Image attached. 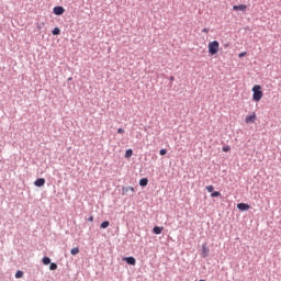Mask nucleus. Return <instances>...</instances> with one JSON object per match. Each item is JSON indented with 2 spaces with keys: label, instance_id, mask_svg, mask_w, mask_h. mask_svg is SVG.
Returning a JSON list of instances; mask_svg holds the SVG:
<instances>
[{
  "label": "nucleus",
  "instance_id": "obj_2",
  "mask_svg": "<svg viewBox=\"0 0 281 281\" xmlns=\"http://www.w3.org/2000/svg\"><path fill=\"white\" fill-rule=\"evenodd\" d=\"M218 49H221V44L218 41H213L209 43V54L211 56H216L218 54Z\"/></svg>",
  "mask_w": 281,
  "mask_h": 281
},
{
  "label": "nucleus",
  "instance_id": "obj_3",
  "mask_svg": "<svg viewBox=\"0 0 281 281\" xmlns=\"http://www.w3.org/2000/svg\"><path fill=\"white\" fill-rule=\"evenodd\" d=\"M246 124H254L256 122V112H252L251 115L246 116Z\"/></svg>",
  "mask_w": 281,
  "mask_h": 281
},
{
  "label": "nucleus",
  "instance_id": "obj_22",
  "mask_svg": "<svg viewBox=\"0 0 281 281\" xmlns=\"http://www.w3.org/2000/svg\"><path fill=\"white\" fill-rule=\"evenodd\" d=\"M207 192H214V186H207L206 187Z\"/></svg>",
  "mask_w": 281,
  "mask_h": 281
},
{
  "label": "nucleus",
  "instance_id": "obj_23",
  "mask_svg": "<svg viewBox=\"0 0 281 281\" xmlns=\"http://www.w3.org/2000/svg\"><path fill=\"white\" fill-rule=\"evenodd\" d=\"M168 154V150L166 149H160L159 150V155L164 156V155H167Z\"/></svg>",
  "mask_w": 281,
  "mask_h": 281
},
{
  "label": "nucleus",
  "instance_id": "obj_11",
  "mask_svg": "<svg viewBox=\"0 0 281 281\" xmlns=\"http://www.w3.org/2000/svg\"><path fill=\"white\" fill-rule=\"evenodd\" d=\"M153 232H154V234L159 235V234H161V232H164V227L162 226H155L153 228Z\"/></svg>",
  "mask_w": 281,
  "mask_h": 281
},
{
  "label": "nucleus",
  "instance_id": "obj_14",
  "mask_svg": "<svg viewBox=\"0 0 281 281\" xmlns=\"http://www.w3.org/2000/svg\"><path fill=\"white\" fill-rule=\"evenodd\" d=\"M71 256H78L80 254V248L76 247L70 250Z\"/></svg>",
  "mask_w": 281,
  "mask_h": 281
},
{
  "label": "nucleus",
  "instance_id": "obj_10",
  "mask_svg": "<svg viewBox=\"0 0 281 281\" xmlns=\"http://www.w3.org/2000/svg\"><path fill=\"white\" fill-rule=\"evenodd\" d=\"M123 260L125 261V262H127V265H132L133 267H134V265H136V260L134 259V257H125V258H123Z\"/></svg>",
  "mask_w": 281,
  "mask_h": 281
},
{
  "label": "nucleus",
  "instance_id": "obj_28",
  "mask_svg": "<svg viewBox=\"0 0 281 281\" xmlns=\"http://www.w3.org/2000/svg\"><path fill=\"white\" fill-rule=\"evenodd\" d=\"M170 80H175V77H170Z\"/></svg>",
  "mask_w": 281,
  "mask_h": 281
},
{
  "label": "nucleus",
  "instance_id": "obj_4",
  "mask_svg": "<svg viewBox=\"0 0 281 281\" xmlns=\"http://www.w3.org/2000/svg\"><path fill=\"white\" fill-rule=\"evenodd\" d=\"M233 10H235V12H247V5L246 4L234 5Z\"/></svg>",
  "mask_w": 281,
  "mask_h": 281
},
{
  "label": "nucleus",
  "instance_id": "obj_5",
  "mask_svg": "<svg viewBox=\"0 0 281 281\" xmlns=\"http://www.w3.org/2000/svg\"><path fill=\"white\" fill-rule=\"evenodd\" d=\"M54 14H56L57 16H60L61 14H65V8L63 7H55L53 9Z\"/></svg>",
  "mask_w": 281,
  "mask_h": 281
},
{
  "label": "nucleus",
  "instance_id": "obj_18",
  "mask_svg": "<svg viewBox=\"0 0 281 281\" xmlns=\"http://www.w3.org/2000/svg\"><path fill=\"white\" fill-rule=\"evenodd\" d=\"M49 269H50V271H56L58 269V265L50 263Z\"/></svg>",
  "mask_w": 281,
  "mask_h": 281
},
{
  "label": "nucleus",
  "instance_id": "obj_17",
  "mask_svg": "<svg viewBox=\"0 0 281 281\" xmlns=\"http://www.w3.org/2000/svg\"><path fill=\"white\" fill-rule=\"evenodd\" d=\"M58 34H60V29H59V27H55V29L53 30V35H54V36H58Z\"/></svg>",
  "mask_w": 281,
  "mask_h": 281
},
{
  "label": "nucleus",
  "instance_id": "obj_7",
  "mask_svg": "<svg viewBox=\"0 0 281 281\" xmlns=\"http://www.w3.org/2000/svg\"><path fill=\"white\" fill-rule=\"evenodd\" d=\"M237 207L241 211V212H247V210H249L251 206H249V204L247 203H238Z\"/></svg>",
  "mask_w": 281,
  "mask_h": 281
},
{
  "label": "nucleus",
  "instance_id": "obj_8",
  "mask_svg": "<svg viewBox=\"0 0 281 281\" xmlns=\"http://www.w3.org/2000/svg\"><path fill=\"white\" fill-rule=\"evenodd\" d=\"M34 186H36V188H43V186H45V179L38 178L37 180H35Z\"/></svg>",
  "mask_w": 281,
  "mask_h": 281
},
{
  "label": "nucleus",
  "instance_id": "obj_13",
  "mask_svg": "<svg viewBox=\"0 0 281 281\" xmlns=\"http://www.w3.org/2000/svg\"><path fill=\"white\" fill-rule=\"evenodd\" d=\"M131 157H133V149H127L125 151V159H131Z\"/></svg>",
  "mask_w": 281,
  "mask_h": 281
},
{
  "label": "nucleus",
  "instance_id": "obj_24",
  "mask_svg": "<svg viewBox=\"0 0 281 281\" xmlns=\"http://www.w3.org/2000/svg\"><path fill=\"white\" fill-rule=\"evenodd\" d=\"M117 133H119L120 135H123L124 128L120 127V128L117 130Z\"/></svg>",
  "mask_w": 281,
  "mask_h": 281
},
{
  "label": "nucleus",
  "instance_id": "obj_9",
  "mask_svg": "<svg viewBox=\"0 0 281 281\" xmlns=\"http://www.w3.org/2000/svg\"><path fill=\"white\" fill-rule=\"evenodd\" d=\"M128 192H135V188L133 187H123L122 188V194H128Z\"/></svg>",
  "mask_w": 281,
  "mask_h": 281
},
{
  "label": "nucleus",
  "instance_id": "obj_25",
  "mask_svg": "<svg viewBox=\"0 0 281 281\" xmlns=\"http://www.w3.org/2000/svg\"><path fill=\"white\" fill-rule=\"evenodd\" d=\"M202 32H204V34H210V29H203Z\"/></svg>",
  "mask_w": 281,
  "mask_h": 281
},
{
  "label": "nucleus",
  "instance_id": "obj_20",
  "mask_svg": "<svg viewBox=\"0 0 281 281\" xmlns=\"http://www.w3.org/2000/svg\"><path fill=\"white\" fill-rule=\"evenodd\" d=\"M222 150H223V153H229V151L232 150V147H229V146H224V147L222 148Z\"/></svg>",
  "mask_w": 281,
  "mask_h": 281
},
{
  "label": "nucleus",
  "instance_id": "obj_6",
  "mask_svg": "<svg viewBox=\"0 0 281 281\" xmlns=\"http://www.w3.org/2000/svg\"><path fill=\"white\" fill-rule=\"evenodd\" d=\"M202 258H207L210 256V248H207L206 245L202 246V252H201Z\"/></svg>",
  "mask_w": 281,
  "mask_h": 281
},
{
  "label": "nucleus",
  "instance_id": "obj_1",
  "mask_svg": "<svg viewBox=\"0 0 281 281\" xmlns=\"http://www.w3.org/2000/svg\"><path fill=\"white\" fill-rule=\"evenodd\" d=\"M262 95H265V93L262 92V87L260 85H255L252 87L254 102H260L262 100Z\"/></svg>",
  "mask_w": 281,
  "mask_h": 281
},
{
  "label": "nucleus",
  "instance_id": "obj_19",
  "mask_svg": "<svg viewBox=\"0 0 281 281\" xmlns=\"http://www.w3.org/2000/svg\"><path fill=\"white\" fill-rule=\"evenodd\" d=\"M212 199H215L216 196H221V192L218 191H214L213 193H211Z\"/></svg>",
  "mask_w": 281,
  "mask_h": 281
},
{
  "label": "nucleus",
  "instance_id": "obj_26",
  "mask_svg": "<svg viewBox=\"0 0 281 281\" xmlns=\"http://www.w3.org/2000/svg\"><path fill=\"white\" fill-rule=\"evenodd\" d=\"M247 55V53L246 52H244V53H240L239 54V58H243L244 56H246Z\"/></svg>",
  "mask_w": 281,
  "mask_h": 281
},
{
  "label": "nucleus",
  "instance_id": "obj_12",
  "mask_svg": "<svg viewBox=\"0 0 281 281\" xmlns=\"http://www.w3.org/2000/svg\"><path fill=\"white\" fill-rule=\"evenodd\" d=\"M139 186H140L142 188L148 186V178H142V179L139 180Z\"/></svg>",
  "mask_w": 281,
  "mask_h": 281
},
{
  "label": "nucleus",
  "instance_id": "obj_16",
  "mask_svg": "<svg viewBox=\"0 0 281 281\" xmlns=\"http://www.w3.org/2000/svg\"><path fill=\"white\" fill-rule=\"evenodd\" d=\"M50 262H52V259H49V257L43 258V265H49Z\"/></svg>",
  "mask_w": 281,
  "mask_h": 281
},
{
  "label": "nucleus",
  "instance_id": "obj_27",
  "mask_svg": "<svg viewBox=\"0 0 281 281\" xmlns=\"http://www.w3.org/2000/svg\"><path fill=\"white\" fill-rule=\"evenodd\" d=\"M88 221H90V223H92L93 216H90V217L88 218Z\"/></svg>",
  "mask_w": 281,
  "mask_h": 281
},
{
  "label": "nucleus",
  "instance_id": "obj_15",
  "mask_svg": "<svg viewBox=\"0 0 281 281\" xmlns=\"http://www.w3.org/2000/svg\"><path fill=\"white\" fill-rule=\"evenodd\" d=\"M109 225H111V223L109 221H104L101 223V229H106V227H109Z\"/></svg>",
  "mask_w": 281,
  "mask_h": 281
},
{
  "label": "nucleus",
  "instance_id": "obj_21",
  "mask_svg": "<svg viewBox=\"0 0 281 281\" xmlns=\"http://www.w3.org/2000/svg\"><path fill=\"white\" fill-rule=\"evenodd\" d=\"M23 277V271L21 270H18L16 273H15V278H22Z\"/></svg>",
  "mask_w": 281,
  "mask_h": 281
}]
</instances>
